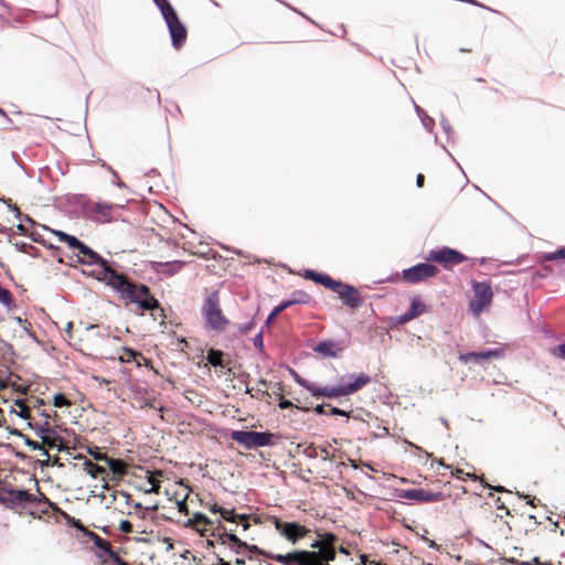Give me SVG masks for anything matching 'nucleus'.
<instances>
[{"label": "nucleus", "instance_id": "obj_1", "mask_svg": "<svg viewBox=\"0 0 565 565\" xmlns=\"http://www.w3.org/2000/svg\"><path fill=\"white\" fill-rule=\"evenodd\" d=\"M302 276L306 279L312 280L313 282L337 292L343 305L352 310L360 308L363 303L360 291L350 284L333 279L328 274L319 273L313 269H305Z\"/></svg>", "mask_w": 565, "mask_h": 565}, {"label": "nucleus", "instance_id": "obj_2", "mask_svg": "<svg viewBox=\"0 0 565 565\" xmlns=\"http://www.w3.org/2000/svg\"><path fill=\"white\" fill-rule=\"evenodd\" d=\"M369 383H371V377L367 374L351 373L341 376L339 383L333 386H318L315 383L311 395L317 398L321 396L327 398H339L356 393Z\"/></svg>", "mask_w": 565, "mask_h": 565}, {"label": "nucleus", "instance_id": "obj_3", "mask_svg": "<svg viewBox=\"0 0 565 565\" xmlns=\"http://www.w3.org/2000/svg\"><path fill=\"white\" fill-rule=\"evenodd\" d=\"M117 292L122 299L135 303L143 311H150L152 315L156 311L162 312L159 301L151 295L150 288L145 284H134L125 277L121 286L117 288Z\"/></svg>", "mask_w": 565, "mask_h": 565}, {"label": "nucleus", "instance_id": "obj_4", "mask_svg": "<svg viewBox=\"0 0 565 565\" xmlns=\"http://www.w3.org/2000/svg\"><path fill=\"white\" fill-rule=\"evenodd\" d=\"M159 9L171 38L172 47L179 50L184 44L188 30L184 23L180 20L175 9L169 0H152Z\"/></svg>", "mask_w": 565, "mask_h": 565}, {"label": "nucleus", "instance_id": "obj_5", "mask_svg": "<svg viewBox=\"0 0 565 565\" xmlns=\"http://www.w3.org/2000/svg\"><path fill=\"white\" fill-rule=\"evenodd\" d=\"M202 315L206 326L215 331L222 332L228 324V319L223 315L220 307L218 291L214 290L207 295L202 307Z\"/></svg>", "mask_w": 565, "mask_h": 565}, {"label": "nucleus", "instance_id": "obj_6", "mask_svg": "<svg viewBox=\"0 0 565 565\" xmlns=\"http://www.w3.org/2000/svg\"><path fill=\"white\" fill-rule=\"evenodd\" d=\"M230 437L248 450L274 445V434L270 431L232 430Z\"/></svg>", "mask_w": 565, "mask_h": 565}, {"label": "nucleus", "instance_id": "obj_7", "mask_svg": "<svg viewBox=\"0 0 565 565\" xmlns=\"http://www.w3.org/2000/svg\"><path fill=\"white\" fill-rule=\"evenodd\" d=\"M273 525L279 535L292 545L298 544L301 539L306 537L311 532L310 529L299 522L282 521L277 516L273 518Z\"/></svg>", "mask_w": 565, "mask_h": 565}, {"label": "nucleus", "instance_id": "obj_8", "mask_svg": "<svg viewBox=\"0 0 565 565\" xmlns=\"http://www.w3.org/2000/svg\"><path fill=\"white\" fill-rule=\"evenodd\" d=\"M427 259L439 263L447 268L448 266L465 262L467 256L455 248L443 246L440 248L430 249Z\"/></svg>", "mask_w": 565, "mask_h": 565}, {"label": "nucleus", "instance_id": "obj_9", "mask_svg": "<svg viewBox=\"0 0 565 565\" xmlns=\"http://www.w3.org/2000/svg\"><path fill=\"white\" fill-rule=\"evenodd\" d=\"M438 268L430 263H419L412 267H408L402 271L404 280L411 284H417L427 278L436 276Z\"/></svg>", "mask_w": 565, "mask_h": 565}, {"label": "nucleus", "instance_id": "obj_10", "mask_svg": "<svg viewBox=\"0 0 565 565\" xmlns=\"http://www.w3.org/2000/svg\"><path fill=\"white\" fill-rule=\"evenodd\" d=\"M312 555L309 550H292L286 554L268 552L267 559L275 561L280 565H309L308 558Z\"/></svg>", "mask_w": 565, "mask_h": 565}, {"label": "nucleus", "instance_id": "obj_11", "mask_svg": "<svg viewBox=\"0 0 565 565\" xmlns=\"http://www.w3.org/2000/svg\"><path fill=\"white\" fill-rule=\"evenodd\" d=\"M4 504L8 509L25 508L28 504H33L38 501L36 495L30 493L24 489L15 490L11 486L6 489Z\"/></svg>", "mask_w": 565, "mask_h": 565}, {"label": "nucleus", "instance_id": "obj_12", "mask_svg": "<svg viewBox=\"0 0 565 565\" xmlns=\"http://www.w3.org/2000/svg\"><path fill=\"white\" fill-rule=\"evenodd\" d=\"M97 265L99 266V270L92 271V276L98 281H105L108 286L117 291V288L121 286L126 276L114 270L110 267L109 262L105 258H103L102 264Z\"/></svg>", "mask_w": 565, "mask_h": 565}, {"label": "nucleus", "instance_id": "obj_13", "mask_svg": "<svg viewBox=\"0 0 565 565\" xmlns=\"http://www.w3.org/2000/svg\"><path fill=\"white\" fill-rule=\"evenodd\" d=\"M475 300H471L470 307L473 311H481L492 300L493 292L489 281H476L472 284Z\"/></svg>", "mask_w": 565, "mask_h": 565}, {"label": "nucleus", "instance_id": "obj_14", "mask_svg": "<svg viewBox=\"0 0 565 565\" xmlns=\"http://www.w3.org/2000/svg\"><path fill=\"white\" fill-rule=\"evenodd\" d=\"M398 498L413 500L417 502H437L444 499L443 492H433L423 488L402 489L397 493Z\"/></svg>", "mask_w": 565, "mask_h": 565}, {"label": "nucleus", "instance_id": "obj_15", "mask_svg": "<svg viewBox=\"0 0 565 565\" xmlns=\"http://www.w3.org/2000/svg\"><path fill=\"white\" fill-rule=\"evenodd\" d=\"M338 537L332 532L323 533V543L320 551H309V553L316 554V562H322L329 564L335 559L337 550L335 542Z\"/></svg>", "mask_w": 565, "mask_h": 565}, {"label": "nucleus", "instance_id": "obj_16", "mask_svg": "<svg viewBox=\"0 0 565 565\" xmlns=\"http://www.w3.org/2000/svg\"><path fill=\"white\" fill-rule=\"evenodd\" d=\"M77 529L79 530L81 532L85 533L86 536L93 541L94 545L96 548L100 550L102 552H104L105 554H107L109 552V550H111V545L108 541L102 539L99 535H97L95 532L93 531H88V530H85L83 524L81 523L79 520H75L74 518H70L68 516V523H71Z\"/></svg>", "mask_w": 565, "mask_h": 565}, {"label": "nucleus", "instance_id": "obj_17", "mask_svg": "<svg viewBox=\"0 0 565 565\" xmlns=\"http://www.w3.org/2000/svg\"><path fill=\"white\" fill-rule=\"evenodd\" d=\"M501 354H502L501 351L498 349H489V350H483V351H478V352H468V353L461 354L459 356V360L465 364L470 363V362L479 364L486 360H489L490 358H500Z\"/></svg>", "mask_w": 565, "mask_h": 565}, {"label": "nucleus", "instance_id": "obj_18", "mask_svg": "<svg viewBox=\"0 0 565 565\" xmlns=\"http://www.w3.org/2000/svg\"><path fill=\"white\" fill-rule=\"evenodd\" d=\"M77 257H78L79 263L86 264L89 266L96 265V264H102L103 258H104L97 252H95L88 245H86L85 243L83 244V246H81Z\"/></svg>", "mask_w": 565, "mask_h": 565}, {"label": "nucleus", "instance_id": "obj_19", "mask_svg": "<svg viewBox=\"0 0 565 565\" xmlns=\"http://www.w3.org/2000/svg\"><path fill=\"white\" fill-rule=\"evenodd\" d=\"M116 207L115 204L113 203H107V202H96V203H93L92 207H90V211L95 214H98L102 216V218H98V217H94L93 220L96 221V222H110L113 220L111 217V213H113V210Z\"/></svg>", "mask_w": 565, "mask_h": 565}, {"label": "nucleus", "instance_id": "obj_20", "mask_svg": "<svg viewBox=\"0 0 565 565\" xmlns=\"http://www.w3.org/2000/svg\"><path fill=\"white\" fill-rule=\"evenodd\" d=\"M28 426L43 443H49V435L57 437V433L49 426L47 422H45L43 425L29 422Z\"/></svg>", "mask_w": 565, "mask_h": 565}, {"label": "nucleus", "instance_id": "obj_21", "mask_svg": "<svg viewBox=\"0 0 565 565\" xmlns=\"http://www.w3.org/2000/svg\"><path fill=\"white\" fill-rule=\"evenodd\" d=\"M311 300V297L309 294H307L303 290H294L288 299L282 300L285 303H287V307H291L294 305H307Z\"/></svg>", "mask_w": 565, "mask_h": 565}, {"label": "nucleus", "instance_id": "obj_22", "mask_svg": "<svg viewBox=\"0 0 565 565\" xmlns=\"http://www.w3.org/2000/svg\"><path fill=\"white\" fill-rule=\"evenodd\" d=\"M334 345L335 343L332 340H323L313 348V351L324 358H337Z\"/></svg>", "mask_w": 565, "mask_h": 565}, {"label": "nucleus", "instance_id": "obj_23", "mask_svg": "<svg viewBox=\"0 0 565 565\" xmlns=\"http://www.w3.org/2000/svg\"><path fill=\"white\" fill-rule=\"evenodd\" d=\"M224 352L214 348L207 350L206 353V362L214 367H225V362L223 361Z\"/></svg>", "mask_w": 565, "mask_h": 565}, {"label": "nucleus", "instance_id": "obj_24", "mask_svg": "<svg viewBox=\"0 0 565 565\" xmlns=\"http://www.w3.org/2000/svg\"><path fill=\"white\" fill-rule=\"evenodd\" d=\"M221 539L223 543L226 541L233 544L232 550L239 554L242 552V546H246V542L242 541L236 534L230 533L226 530H224V533L221 535Z\"/></svg>", "mask_w": 565, "mask_h": 565}, {"label": "nucleus", "instance_id": "obj_25", "mask_svg": "<svg viewBox=\"0 0 565 565\" xmlns=\"http://www.w3.org/2000/svg\"><path fill=\"white\" fill-rule=\"evenodd\" d=\"M158 266L161 268L160 271H162L169 276H172L181 270V268L184 266V262L172 260V262L159 263Z\"/></svg>", "mask_w": 565, "mask_h": 565}, {"label": "nucleus", "instance_id": "obj_26", "mask_svg": "<svg viewBox=\"0 0 565 565\" xmlns=\"http://www.w3.org/2000/svg\"><path fill=\"white\" fill-rule=\"evenodd\" d=\"M411 316H414V318L425 313L427 311V306L422 301L419 296H415L411 300L409 309Z\"/></svg>", "mask_w": 565, "mask_h": 565}, {"label": "nucleus", "instance_id": "obj_27", "mask_svg": "<svg viewBox=\"0 0 565 565\" xmlns=\"http://www.w3.org/2000/svg\"><path fill=\"white\" fill-rule=\"evenodd\" d=\"M415 111H416L417 116L419 117V119H420V121H422L423 126L426 128V130H428V131H430V132H431V131H433V128H434V126H435V120H434V118L429 117V116L425 113V110H424L423 108H420L419 106H417L416 104H415Z\"/></svg>", "mask_w": 565, "mask_h": 565}, {"label": "nucleus", "instance_id": "obj_28", "mask_svg": "<svg viewBox=\"0 0 565 565\" xmlns=\"http://www.w3.org/2000/svg\"><path fill=\"white\" fill-rule=\"evenodd\" d=\"M242 550H246L248 552L249 561H256L257 557L259 558V556H263L266 558V554L268 553V551H265V550L258 547L257 545L247 544V543H246V546H242Z\"/></svg>", "mask_w": 565, "mask_h": 565}, {"label": "nucleus", "instance_id": "obj_29", "mask_svg": "<svg viewBox=\"0 0 565 565\" xmlns=\"http://www.w3.org/2000/svg\"><path fill=\"white\" fill-rule=\"evenodd\" d=\"M289 372H290V375L292 376L294 381L301 387H303L305 390H307L308 392H312L313 391V386H315V383L312 382H309L308 380L303 379L302 376H300L295 370L292 369H289Z\"/></svg>", "mask_w": 565, "mask_h": 565}, {"label": "nucleus", "instance_id": "obj_30", "mask_svg": "<svg viewBox=\"0 0 565 565\" xmlns=\"http://www.w3.org/2000/svg\"><path fill=\"white\" fill-rule=\"evenodd\" d=\"M84 467H85V470L87 471V473L93 478H96L98 475H102L105 472L104 467H102L97 463H94L88 459H86L84 461Z\"/></svg>", "mask_w": 565, "mask_h": 565}, {"label": "nucleus", "instance_id": "obj_31", "mask_svg": "<svg viewBox=\"0 0 565 565\" xmlns=\"http://www.w3.org/2000/svg\"><path fill=\"white\" fill-rule=\"evenodd\" d=\"M288 309L287 307V303H285L284 301H281L278 306H276L271 311L270 313L268 315V317L266 318L265 320V323H264V327H269L273 321L275 320V318L280 313L282 312L284 310Z\"/></svg>", "mask_w": 565, "mask_h": 565}, {"label": "nucleus", "instance_id": "obj_32", "mask_svg": "<svg viewBox=\"0 0 565 565\" xmlns=\"http://www.w3.org/2000/svg\"><path fill=\"white\" fill-rule=\"evenodd\" d=\"M105 463L108 466V468L111 470L114 475L124 473L122 461L120 459L108 457Z\"/></svg>", "mask_w": 565, "mask_h": 565}, {"label": "nucleus", "instance_id": "obj_33", "mask_svg": "<svg viewBox=\"0 0 565 565\" xmlns=\"http://www.w3.org/2000/svg\"><path fill=\"white\" fill-rule=\"evenodd\" d=\"M543 258L547 262H553L556 259H565V247H559L555 252L545 253Z\"/></svg>", "mask_w": 565, "mask_h": 565}, {"label": "nucleus", "instance_id": "obj_34", "mask_svg": "<svg viewBox=\"0 0 565 565\" xmlns=\"http://www.w3.org/2000/svg\"><path fill=\"white\" fill-rule=\"evenodd\" d=\"M36 490L40 495L36 497L38 501H35L33 504L43 502V503L47 504V507L51 508L53 511L60 510L56 503L52 502L44 493L40 492V488L38 484H36Z\"/></svg>", "mask_w": 565, "mask_h": 565}, {"label": "nucleus", "instance_id": "obj_35", "mask_svg": "<svg viewBox=\"0 0 565 565\" xmlns=\"http://www.w3.org/2000/svg\"><path fill=\"white\" fill-rule=\"evenodd\" d=\"M13 301L11 292L0 285V303L10 306Z\"/></svg>", "mask_w": 565, "mask_h": 565}, {"label": "nucleus", "instance_id": "obj_36", "mask_svg": "<svg viewBox=\"0 0 565 565\" xmlns=\"http://www.w3.org/2000/svg\"><path fill=\"white\" fill-rule=\"evenodd\" d=\"M64 243H66L70 248L77 250H79L81 246L84 244V242L71 234L67 236Z\"/></svg>", "mask_w": 565, "mask_h": 565}, {"label": "nucleus", "instance_id": "obj_37", "mask_svg": "<svg viewBox=\"0 0 565 565\" xmlns=\"http://www.w3.org/2000/svg\"><path fill=\"white\" fill-rule=\"evenodd\" d=\"M53 405L55 407L61 408L63 406L70 405V402H68L67 397L63 393H57L53 397Z\"/></svg>", "mask_w": 565, "mask_h": 565}, {"label": "nucleus", "instance_id": "obj_38", "mask_svg": "<svg viewBox=\"0 0 565 565\" xmlns=\"http://www.w3.org/2000/svg\"><path fill=\"white\" fill-rule=\"evenodd\" d=\"M264 329L262 328L260 331L253 338V344L260 353H264Z\"/></svg>", "mask_w": 565, "mask_h": 565}, {"label": "nucleus", "instance_id": "obj_39", "mask_svg": "<svg viewBox=\"0 0 565 565\" xmlns=\"http://www.w3.org/2000/svg\"><path fill=\"white\" fill-rule=\"evenodd\" d=\"M88 454L96 460V461H103L105 462L108 458V456L105 452H102L97 447H94L93 449H88Z\"/></svg>", "mask_w": 565, "mask_h": 565}, {"label": "nucleus", "instance_id": "obj_40", "mask_svg": "<svg viewBox=\"0 0 565 565\" xmlns=\"http://www.w3.org/2000/svg\"><path fill=\"white\" fill-rule=\"evenodd\" d=\"M0 202L6 204L8 206V209L14 213L15 218H20L21 217V211L19 210V207L17 205L11 203L10 199H6L4 196H0Z\"/></svg>", "mask_w": 565, "mask_h": 565}, {"label": "nucleus", "instance_id": "obj_41", "mask_svg": "<svg viewBox=\"0 0 565 565\" xmlns=\"http://www.w3.org/2000/svg\"><path fill=\"white\" fill-rule=\"evenodd\" d=\"M19 437L22 438L24 445L30 447L31 449L35 450L41 448V444L31 439L28 435L19 434Z\"/></svg>", "mask_w": 565, "mask_h": 565}, {"label": "nucleus", "instance_id": "obj_42", "mask_svg": "<svg viewBox=\"0 0 565 565\" xmlns=\"http://www.w3.org/2000/svg\"><path fill=\"white\" fill-rule=\"evenodd\" d=\"M63 443L62 437L57 434V437H54L53 435H49V443H45L49 445V447H57V450L61 451L62 447L61 444Z\"/></svg>", "mask_w": 565, "mask_h": 565}, {"label": "nucleus", "instance_id": "obj_43", "mask_svg": "<svg viewBox=\"0 0 565 565\" xmlns=\"http://www.w3.org/2000/svg\"><path fill=\"white\" fill-rule=\"evenodd\" d=\"M193 519H194L196 525L198 524L207 525V524L212 523V521L202 512L194 513Z\"/></svg>", "mask_w": 565, "mask_h": 565}, {"label": "nucleus", "instance_id": "obj_44", "mask_svg": "<svg viewBox=\"0 0 565 565\" xmlns=\"http://www.w3.org/2000/svg\"><path fill=\"white\" fill-rule=\"evenodd\" d=\"M114 565H128L113 548L107 553Z\"/></svg>", "mask_w": 565, "mask_h": 565}, {"label": "nucleus", "instance_id": "obj_45", "mask_svg": "<svg viewBox=\"0 0 565 565\" xmlns=\"http://www.w3.org/2000/svg\"><path fill=\"white\" fill-rule=\"evenodd\" d=\"M552 354L565 360V341L551 350Z\"/></svg>", "mask_w": 565, "mask_h": 565}, {"label": "nucleus", "instance_id": "obj_46", "mask_svg": "<svg viewBox=\"0 0 565 565\" xmlns=\"http://www.w3.org/2000/svg\"><path fill=\"white\" fill-rule=\"evenodd\" d=\"M440 126L444 132L447 135V138H449L450 135L452 134V128L444 115L440 116Z\"/></svg>", "mask_w": 565, "mask_h": 565}, {"label": "nucleus", "instance_id": "obj_47", "mask_svg": "<svg viewBox=\"0 0 565 565\" xmlns=\"http://www.w3.org/2000/svg\"><path fill=\"white\" fill-rule=\"evenodd\" d=\"M222 516L224 520H226L227 522H232V523H236L239 520V514L235 513L234 510H232V511L226 510V513H223Z\"/></svg>", "mask_w": 565, "mask_h": 565}, {"label": "nucleus", "instance_id": "obj_48", "mask_svg": "<svg viewBox=\"0 0 565 565\" xmlns=\"http://www.w3.org/2000/svg\"><path fill=\"white\" fill-rule=\"evenodd\" d=\"M328 406H330V415L349 417L350 412H347L335 406H331L330 404H328Z\"/></svg>", "mask_w": 565, "mask_h": 565}, {"label": "nucleus", "instance_id": "obj_49", "mask_svg": "<svg viewBox=\"0 0 565 565\" xmlns=\"http://www.w3.org/2000/svg\"><path fill=\"white\" fill-rule=\"evenodd\" d=\"M119 530L125 534L131 533L132 524L128 520H121L119 523Z\"/></svg>", "mask_w": 565, "mask_h": 565}, {"label": "nucleus", "instance_id": "obj_50", "mask_svg": "<svg viewBox=\"0 0 565 565\" xmlns=\"http://www.w3.org/2000/svg\"><path fill=\"white\" fill-rule=\"evenodd\" d=\"M255 323H254V320H249L243 324H241L238 327V330L242 334H247L253 328H254Z\"/></svg>", "mask_w": 565, "mask_h": 565}, {"label": "nucleus", "instance_id": "obj_51", "mask_svg": "<svg viewBox=\"0 0 565 565\" xmlns=\"http://www.w3.org/2000/svg\"><path fill=\"white\" fill-rule=\"evenodd\" d=\"M414 316H411V311H406L403 315L397 317V322L401 324L407 323L408 321L413 320Z\"/></svg>", "mask_w": 565, "mask_h": 565}, {"label": "nucleus", "instance_id": "obj_52", "mask_svg": "<svg viewBox=\"0 0 565 565\" xmlns=\"http://www.w3.org/2000/svg\"><path fill=\"white\" fill-rule=\"evenodd\" d=\"M15 248L21 253H28L29 248H33V246L25 242H17L14 243Z\"/></svg>", "mask_w": 565, "mask_h": 565}, {"label": "nucleus", "instance_id": "obj_53", "mask_svg": "<svg viewBox=\"0 0 565 565\" xmlns=\"http://www.w3.org/2000/svg\"><path fill=\"white\" fill-rule=\"evenodd\" d=\"M319 535V539L318 540H315L311 544H310V548H312V551H320V548L322 547V543H323V533L322 534H318Z\"/></svg>", "mask_w": 565, "mask_h": 565}, {"label": "nucleus", "instance_id": "obj_54", "mask_svg": "<svg viewBox=\"0 0 565 565\" xmlns=\"http://www.w3.org/2000/svg\"><path fill=\"white\" fill-rule=\"evenodd\" d=\"M236 523L242 525L244 531L248 530L249 526H250V524H249V522L247 520V515L246 514H239V520Z\"/></svg>", "mask_w": 565, "mask_h": 565}, {"label": "nucleus", "instance_id": "obj_55", "mask_svg": "<svg viewBox=\"0 0 565 565\" xmlns=\"http://www.w3.org/2000/svg\"><path fill=\"white\" fill-rule=\"evenodd\" d=\"M14 321H15L20 327H22V328L25 330V332H26L30 337H33V333H32V332H30V331H29V329H28V327H26V324H28L26 320L22 319L21 317H14Z\"/></svg>", "mask_w": 565, "mask_h": 565}, {"label": "nucleus", "instance_id": "obj_56", "mask_svg": "<svg viewBox=\"0 0 565 565\" xmlns=\"http://www.w3.org/2000/svg\"><path fill=\"white\" fill-rule=\"evenodd\" d=\"M303 454L308 457V458H317L318 457V452H317V449L310 445L309 447H307L303 451Z\"/></svg>", "mask_w": 565, "mask_h": 565}, {"label": "nucleus", "instance_id": "obj_57", "mask_svg": "<svg viewBox=\"0 0 565 565\" xmlns=\"http://www.w3.org/2000/svg\"><path fill=\"white\" fill-rule=\"evenodd\" d=\"M184 526L185 527H190V529H195L201 535H205V530L201 531L196 527V524H195V521L193 518L189 519L185 523H184Z\"/></svg>", "mask_w": 565, "mask_h": 565}, {"label": "nucleus", "instance_id": "obj_58", "mask_svg": "<svg viewBox=\"0 0 565 565\" xmlns=\"http://www.w3.org/2000/svg\"><path fill=\"white\" fill-rule=\"evenodd\" d=\"M107 170L116 178V181H114V183L118 188H125L126 186L125 183L118 179L117 172L110 166L107 167Z\"/></svg>", "mask_w": 565, "mask_h": 565}, {"label": "nucleus", "instance_id": "obj_59", "mask_svg": "<svg viewBox=\"0 0 565 565\" xmlns=\"http://www.w3.org/2000/svg\"><path fill=\"white\" fill-rule=\"evenodd\" d=\"M482 484H483V488L491 489V490H493L495 492L502 493V492H507L508 491L503 486H494V487H492V486H490L489 483H487L484 481H482Z\"/></svg>", "mask_w": 565, "mask_h": 565}, {"label": "nucleus", "instance_id": "obj_60", "mask_svg": "<svg viewBox=\"0 0 565 565\" xmlns=\"http://www.w3.org/2000/svg\"><path fill=\"white\" fill-rule=\"evenodd\" d=\"M177 505H178V510H179V512H181V513H185V514H188V513H189V512H188V504H186L185 499H182V500H180V501H177Z\"/></svg>", "mask_w": 565, "mask_h": 565}, {"label": "nucleus", "instance_id": "obj_61", "mask_svg": "<svg viewBox=\"0 0 565 565\" xmlns=\"http://www.w3.org/2000/svg\"><path fill=\"white\" fill-rule=\"evenodd\" d=\"M134 508H135L136 510L140 511V512L138 513V516H139L140 519H146V518H147V514L145 513V507H143L140 502H136V503H134Z\"/></svg>", "mask_w": 565, "mask_h": 565}, {"label": "nucleus", "instance_id": "obj_62", "mask_svg": "<svg viewBox=\"0 0 565 565\" xmlns=\"http://www.w3.org/2000/svg\"><path fill=\"white\" fill-rule=\"evenodd\" d=\"M52 232L54 233L55 236H57L58 241L63 242V243L65 242V239L70 235L68 233H65V232L60 231V230H54Z\"/></svg>", "mask_w": 565, "mask_h": 565}, {"label": "nucleus", "instance_id": "obj_63", "mask_svg": "<svg viewBox=\"0 0 565 565\" xmlns=\"http://www.w3.org/2000/svg\"><path fill=\"white\" fill-rule=\"evenodd\" d=\"M278 406L281 409H288V408L292 407V402L289 399H286V398H281Z\"/></svg>", "mask_w": 565, "mask_h": 565}, {"label": "nucleus", "instance_id": "obj_64", "mask_svg": "<svg viewBox=\"0 0 565 565\" xmlns=\"http://www.w3.org/2000/svg\"><path fill=\"white\" fill-rule=\"evenodd\" d=\"M125 353L127 354L128 360H130V359L135 360L137 356H140V354L136 350L130 349V348H125Z\"/></svg>", "mask_w": 565, "mask_h": 565}]
</instances>
